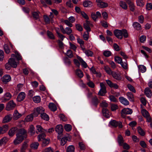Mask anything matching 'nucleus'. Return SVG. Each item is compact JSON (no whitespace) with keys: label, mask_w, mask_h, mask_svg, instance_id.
I'll use <instances>...</instances> for the list:
<instances>
[{"label":"nucleus","mask_w":152,"mask_h":152,"mask_svg":"<svg viewBox=\"0 0 152 152\" xmlns=\"http://www.w3.org/2000/svg\"><path fill=\"white\" fill-rule=\"evenodd\" d=\"M38 13H39V12H34L33 13L32 15L33 17L36 19H38L39 18Z\"/></svg>","instance_id":"62"},{"label":"nucleus","mask_w":152,"mask_h":152,"mask_svg":"<svg viewBox=\"0 0 152 152\" xmlns=\"http://www.w3.org/2000/svg\"><path fill=\"white\" fill-rule=\"evenodd\" d=\"M122 30L116 29L114 30V33L115 35L118 38L120 39L122 38Z\"/></svg>","instance_id":"9"},{"label":"nucleus","mask_w":152,"mask_h":152,"mask_svg":"<svg viewBox=\"0 0 152 152\" xmlns=\"http://www.w3.org/2000/svg\"><path fill=\"white\" fill-rule=\"evenodd\" d=\"M45 109L42 107H37L34 110V111L33 113V114L34 117H36L40 114H41L44 113Z\"/></svg>","instance_id":"5"},{"label":"nucleus","mask_w":152,"mask_h":152,"mask_svg":"<svg viewBox=\"0 0 152 152\" xmlns=\"http://www.w3.org/2000/svg\"><path fill=\"white\" fill-rule=\"evenodd\" d=\"M141 113L142 115L146 119L147 122H151V121L152 119L149 113L147 110L144 109H142L141 110Z\"/></svg>","instance_id":"4"},{"label":"nucleus","mask_w":152,"mask_h":152,"mask_svg":"<svg viewBox=\"0 0 152 152\" xmlns=\"http://www.w3.org/2000/svg\"><path fill=\"white\" fill-rule=\"evenodd\" d=\"M106 81L107 85L111 88H113L115 89H118V86L116 83H113L110 80H106Z\"/></svg>","instance_id":"13"},{"label":"nucleus","mask_w":152,"mask_h":152,"mask_svg":"<svg viewBox=\"0 0 152 152\" xmlns=\"http://www.w3.org/2000/svg\"><path fill=\"white\" fill-rule=\"evenodd\" d=\"M144 93L146 96L148 98H151L152 96V92L148 87H147L145 89Z\"/></svg>","instance_id":"14"},{"label":"nucleus","mask_w":152,"mask_h":152,"mask_svg":"<svg viewBox=\"0 0 152 152\" xmlns=\"http://www.w3.org/2000/svg\"><path fill=\"white\" fill-rule=\"evenodd\" d=\"M109 98L111 101L116 102H118V99L113 96L111 95L109 96Z\"/></svg>","instance_id":"52"},{"label":"nucleus","mask_w":152,"mask_h":152,"mask_svg":"<svg viewBox=\"0 0 152 152\" xmlns=\"http://www.w3.org/2000/svg\"><path fill=\"white\" fill-rule=\"evenodd\" d=\"M111 110L112 111H114L118 109V107L117 104H110Z\"/></svg>","instance_id":"50"},{"label":"nucleus","mask_w":152,"mask_h":152,"mask_svg":"<svg viewBox=\"0 0 152 152\" xmlns=\"http://www.w3.org/2000/svg\"><path fill=\"white\" fill-rule=\"evenodd\" d=\"M34 102L35 103H38L40 102L41 101V98L39 96H35L33 98Z\"/></svg>","instance_id":"45"},{"label":"nucleus","mask_w":152,"mask_h":152,"mask_svg":"<svg viewBox=\"0 0 152 152\" xmlns=\"http://www.w3.org/2000/svg\"><path fill=\"white\" fill-rule=\"evenodd\" d=\"M77 58L80 61L82 65L85 68H86L87 67V64L82 59L80 56H77Z\"/></svg>","instance_id":"29"},{"label":"nucleus","mask_w":152,"mask_h":152,"mask_svg":"<svg viewBox=\"0 0 152 152\" xmlns=\"http://www.w3.org/2000/svg\"><path fill=\"white\" fill-rule=\"evenodd\" d=\"M17 129V128L16 127L12 128L9 131V135L11 137L13 136L15 134V132Z\"/></svg>","instance_id":"25"},{"label":"nucleus","mask_w":152,"mask_h":152,"mask_svg":"<svg viewBox=\"0 0 152 152\" xmlns=\"http://www.w3.org/2000/svg\"><path fill=\"white\" fill-rule=\"evenodd\" d=\"M115 61L118 64H120L122 62V58L118 56L115 57L114 58Z\"/></svg>","instance_id":"49"},{"label":"nucleus","mask_w":152,"mask_h":152,"mask_svg":"<svg viewBox=\"0 0 152 152\" xmlns=\"http://www.w3.org/2000/svg\"><path fill=\"white\" fill-rule=\"evenodd\" d=\"M98 6L101 8H105L108 7V4L105 2L102 1L97 4Z\"/></svg>","instance_id":"26"},{"label":"nucleus","mask_w":152,"mask_h":152,"mask_svg":"<svg viewBox=\"0 0 152 152\" xmlns=\"http://www.w3.org/2000/svg\"><path fill=\"white\" fill-rule=\"evenodd\" d=\"M28 146V145L27 142H24L22 145L20 149V152H25V151L26 149Z\"/></svg>","instance_id":"30"},{"label":"nucleus","mask_w":152,"mask_h":152,"mask_svg":"<svg viewBox=\"0 0 152 152\" xmlns=\"http://www.w3.org/2000/svg\"><path fill=\"white\" fill-rule=\"evenodd\" d=\"M120 64L125 69H128L127 64L126 61L124 62L122 61Z\"/></svg>","instance_id":"55"},{"label":"nucleus","mask_w":152,"mask_h":152,"mask_svg":"<svg viewBox=\"0 0 152 152\" xmlns=\"http://www.w3.org/2000/svg\"><path fill=\"white\" fill-rule=\"evenodd\" d=\"M21 116L22 115L19 113L17 110H15L13 114V119L14 120H17L20 118Z\"/></svg>","instance_id":"23"},{"label":"nucleus","mask_w":152,"mask_h":152,"mask_svg":"<svg viewBox=\"0 0 152 152\" xmlns=\"http://www.w3.org/2000/svg\"><path fill=\"white\" fill-rule=\"evenodd\" d=\"M100 86L101 88L98 92V94L101 96H104L107 92L106 86L103 83H100Z\"/></svg>","instance_id":"3"},{"label":"nucleus","mask_w":152,"mask_h":152,"mask_svg":"<svg viewBox=\"0 0 152 152\" xmlns=\"http://www.w3.org/2000/svg\"><path fill=\"white\" fill-rule=\"evenodd\" d=\"M9 126L7 125H5L0 127V132L1 134L6 132L8 129Z\"/></svg>","instance_id":"17"},{"label":"nucleus","mask_w":152,"mask_h":152,"mask_svg":"<svg viewBox=\"0 0 152 152\" xmlns=\"http://www.w3.org/2000/svg\"><path fill=\"white\" fill-rule=\"evenodd\" d=\"M45 133H42L41 134L39 135L37 137L38 141H39L42 140H43L45 139Z\"/></svg>","instance_id":"40"},{"label":"nucleus","mask_w":152,"mask_h":152,"mask_svg":"<svg viewBox=\"0 0 152 152\" xmlns=\"http://www.w3.org/2000/svg\"><path fill=\"white\" fill-rule=\"evenodd\" d=\"M29 132L31 135H33L35 133L34 128L33 125H31L29 129Z\"/></svg>","instance_id":"38"},{"label":"nucleus","mask_w":152,"mask_h":152,"mask_svg":"<svg viewBox=\"0 0 152 152\" xmlns=\"http://www.w3.org/2000/svg\"><path fill=\"white\" fill-rule=\"evenodd\" d=\"M127 96L128 99L131 101H133L134 100V96L131 92H128L127 93Z\"/></svg>","instance_id":"41"},{"label":"nucleus","mask_w":152,"mask_h":152,"mask_svg":"<svg viewBox=\"0 0 152 152\" xmlns=\"http://www.w3.org/2000/svg\"><path fill=\"white\" fill-rule=\"evenodd\" d=\"M118 142L120 145H122L124 143V140L122 136L119 135L118 136Z\"/></svg>","instance_id":"32"},{"label":"nucleus","mask_w":152,"mask_h":152,"mask_svg":"<svg viewBox=\"0 0 152 152\" xmlns=\"http://www.w3.org/2000/svg\"><path fill=\"white\" fill-rule=\"evenodd\" d=\"M132 112V110L129 108H124L121 110V112L122 115L123 114H131Z\"/></svg>","instance_id":"10"},{"label":"nucleus","mask_w":152,"mask_h":152,"mask_svg":"<svg viewBox=\"0 0 152 152\" xmlns=\"http://www.w3.org/2000/svg\"><path fill=\"white\" fill-rule=\"evenodd\" d=\"M133 26L135 29L139 30L141 29L140 25L137 22H134L133 24Z\"/></svg>","instance_id":"28"},{"label":"nucleus","mask_w":152,"mask_h":152,"mask_svg":"<svg viewBox=\"0 0 152 152\" xmlns=\"http://www.w3.org/2000/svg\"><path fill=\"white\" fill-rule=\"evenodd\" d=\"M72 31V30L70 28L66 27L65 29L63 34H66L68 35H69L71 33Z\"/></svg>","instance_id":"39"},{"label":"nucleus","mask_w":152,"mask_h":152,"mask_svg":"<svg viewBox=\"0 0 152 152\" xmlns=\"http://www.w3.org/2000/svg\"><path fill=\"white\" fill-rule=\"evenodd\" d=\"M83 5L85 7H90L92 5V3L90 1H87L84 2Z\"/></svg>","instance_id":"37"},{"label":"nucleus","mask_w":152,"mask_h":152,"mask_svg":"<svg viewBox=\"0 0 152 152\" xmlns=\"http://www.w3.org/2000/svg\"><path fill=\"white\" fill-rule=\"evenodd\" d=\"M84 53H85L86 55L88 56H92L93 54V53L91 51L89 50H86Z\"/></svg>","instance_id":"56"},{"label":"nucleus","mask_w":152,"mask_h":152,"mask_svg":"<svg viewBox=\"0 0 152 152\" xmlns=\"http://www.w3.org/2000/svg\"><path fill=\"white\" fill-rule=\"evenodd\" d=\"M87 84L89 87L91 88H94L95 87V84L94 83L90 80H89Z\"/></svg>","instance_id":"60"},{"label":"nucleus","mask_w":152,"mask_h":152,"mask_svg":"<svg viewBox=\"0 0 152 152\" xmlns=\"http://www.w3.org/2000/svg\"><path fill=\"white\" fill-rule=\"evenodd\" d=\"M16 106L13 100H11L7 103L6 107V110L8 111L14 109Z\"/></svg>","instance_id":"8"},{"label":"nucleus","mask_w":152,"mask_h":152,"mask_svg":"<svg viewBox=\"0 0 152 152\" xmlns=\"http://www.w3.org/2000/svg\"><path fill=\"white\" fill-rule=\"evenodd\" d=\"M104 69L106 72L109 75H111L113 72L110 69L108 66H104Z\"/></svg>","instance_id":"48"},{"label":"nucleus","mask_w":152,"mask_h":152,"mask_svg":"<svg viewBox=\"0 0 152 152\" xmlns=\"http://www.w3.org/2000/svg\"><path fill=\"white\" fill-rule=\"evenodd\" d=\"M37 131L36 133L38 134L39 133H45V129H43L42 127L40 125H38L36 126Z\"/></svg>","instance_id":"20"},{"label":"nucleus","mask_w":152,"mask_h":152,"mask_svg":"<svg viewBox=\"0 0 152 152\" xmlns=\"http://www.w3.org/2000/svg\"><path fill=\"white\" fill-rule=\"evenodd\" d=\"M39 144L37 142H34L32 143L30 145L32 149H37Z\"/></svg>","instance_id":"36"},{"label":"nucleus","mask_w":152,"mask_h":152,"mask_svg":"<svg viewBox=\"0 0 152 152\" xmlns=\"http://www.w3.org/2000/svg\"><path fill=\"white\" fill-rule=\"evenodd\" d=\"M50 140V139H44L43 141L42 146H45L47 145L49 143Z\"/></svg>","instance_id":"58"},{"label":"nucleus","mask_w":152,"mask_h":152,"mask_svg":"<svg viewBox=\"0 0 152 152\" xmlns=\"http://www.w3.org/2000/svg\"><path fill=\"white\" fill-rule=\"evenodd\" d=\"M4 49L5 51L7 53H9L10 52L8 46L7 44H5L4 45Z\"/></svg>","instance_id":"64"},{"label":"nucleus","mask_w":152,"mask_h":152,"mask_svg":"<svg viewBox=\"0 0 152 152\" xmlns=\"http://www.w3.org/2000/svg\"><path fill=\"white\" fill-rule=\"evenodd\" d=\"M16 55V57L18 60H21L22 59L21 56L20 54L17 51H15V52Z\"/></svg>","instance_id":"63"},{"label":"nucleus","mask_w":152,"mask_h":152,"mask_svg":"<svg viewBox=\"0 0 152 152\" xmlns=\"http://www.w3.org/2000/svg\"><path fill=\"white\" fill-rule=\"evenodd\" d=\"M48 106L50 110L53 111H55L57 110L56 105L53 103H50Z\"/></svg>","instance_id":"31"},{"label":"nucleus","mask_w":152,"mask_h":152,"mask_svg":"<svg viewBox=\"0 0 152 152\" xmlns=\"http://www.w3.org/2000/svg\"><path fill=\"white\" fill-rule=\"evenodd\" d=\"M137 131L139 134L142 136H144L145 134V132L140 127H137Z\"/></svg>","instance_id":"44"},{"label":"nucleus","mask_w":152,"mask_h":152,"mask_svg":"<svg viewBox=\"0 0 152 152\" xmlns=\"http://www.w3.org/2000/svg\"><path fill=\"white\" fill-rule=\"evenodd\" d=\"M12 118V115L11 114H9L6 115L4 118L3 122L4 123H6L9 122Z\"/></svg>","instance_id":"19"},{"label":"nucleus","mask_w":152,"mask_h":152,"mask_svg":"<svg viewBox=\"0 0 152 152\" xmlns=\"http://www.w3.org/2000/svg\"><path fill=\"white\" fill-rule=\"evenodd\" d=\"M127 87L130 91H131L135 93L136 91L134 87L132 85L130 84H128Z\"/></svg>","instance_id":"61"},{"label":"nucleus","mask_w":152,"mask_h":152,"mask_svg":"<svg viewBox=\"0 0 152 152\" xmlns=\"http://www.w3.org/2000/svg\"><path fill=\"white\" fill-rule=\"evenodd\" d=\"M64 129L66 131L69 132L71 130L72 127L70 124H66L64 126Z\"/></svg>","instance_id":"51"},{"label":"nucleus","mask_w":152,"mask_h":152,"mask_svg":"<svg viewBox=\"0 0 152 152\" xmlns=\"http://www.w3.org/2000/svg\"><path fill=\"white\" fill-rule=\"evenodd\" d=\"M47 34L50 39H55V37L53 34L49 31H47Z\"/></svg>","instance_id":"53"},{"label":"nucleus","mask_w":152,"mask_h":152,"mask_svg":"<svg viewBox=\"0 0 152 152\" xmlns=\"http://www.w3.org/2000/svg\"><path fill=\"white\" fill-rule=\"evenodd\" d=\"M68 140L67 137H65L62 138L61 140V144L62 145H64Z\"/></svg>","instance_id":"47"},{"label":"nucleus","mask_w":152,"mask_h":152,"mask_svg":"<svg viewBox=\"0 0 152 152\" xmlns=\"http://www.w3.org/2000/svg\"><path fill=\"white\" fill-rule=\"evenodd\" d=\"M138 67L139 70L142 73L146 71V68L144 65H140L138 66Z\"/></svg>","instance_id":"46"},{"label":"nucleus","mask_w":152,"mask_h":152,"mask_svg":"<svg viewBox=\"0 0 152 152\" xmlns=\"http://www.w3.org/2000/svg\"><path fill=\"white\" fill-rule=\"evenodd\" d=\"M75 148L73 145H70L68 146L66 149V152H74Z\"/></svg>","instance_id":"35"},{"label":"nucleus","mask_w":152,"mask_h":152,"mask_svg":"<svg viewBox=\"0 0 152 152\" xmlns=\"http://www.w3.org/2000/svg\"><path fill=\"white\" fill-rule=\"evenodd\" d=\"M92 104L96 106L99 103L98 99L96 96H94L92 99Z\"/></svg>","instance_id":"42"},{"label":"nucleus","mask_w":152,"mask_h":152,"mask_svg":"<svg viewBox=\"0 0 152 152\" xmlns=\"http://www.w3.org/2000/svg\"><path fill=\"white\" fill-rule=\"evenodd\" d=\"M41 118L44 120L48 121L49 120V117L46 113H42L41 114Z\"/></svg>","instance_id":"34"},{"label":"nucleus","mask_w":152,"mask_h":152,"mask_svg":"<svg viewBox=\"0 0 152 152\" xmlns=\"http://www.w3.org/2000/svg\"><path fill=\"white\" fill-rule=\"evenodd\" d=\"M92 25V24L90 22L87 20H86V23L84 24V28L87 32L91 31L90 26H91Z\"/></svg>","instance_id":"12"},{"label":"nucleus","mask_w":152,"mask_h":152,"mask_svg":"<svg viewBox=\"0 0 152 152\" xmlns=\"http://www.w3.org/2000/svg\"><path fill=\"white\" fill-rule=\"evenodd\" d=\"M9 63L11 65V67L15 68L17 67L18 62H17L15 61V59L14 58H10L9 60Z\"/></svg>","instance_id":"11"},{"label":"nucleus","mask_w":152,"mask_h":152,"mask_svg":"<svg viewBox=\"0 0 152 152\" xmlns=\"http://www.w3.org/2000/svg\"><path fill=\"white\" fill-rule=\"evenodd\" d=\"M102 113L104 116L107 118H108L110 117V114L108 110L106 108H104L103 109Z\"/></svg>","instance_id":"22"},{"label":"nucleus","mask_w":152,"mask_h":152,"mask_svg":"<svg viewBox=\"0 0 152 152\" xmlns=\"http://www.w3.org/2000/svg\"><path fill=\"white\" fill-rule=\"evenodd\" d=\"M120 6L124 9H126L127 8V6L125 2L121 1L120 2Z\"/></svg>","instance_id":"43"},{"label":"nucleus","mask_w":152,"mask_h":152,"mask_svg":"<svg viewBox=\"0 0 152 152\" xmlns=\"http://www.w3.org/2000/svg\"><path fill=\"white\" fill-rule=\"evenodd\" d=\"M76 75L79 77L82 78L83 76V72L80 69H77L75 71Z\"/></svg>","instance_id":"27"},{"label":"nucleus","mask_w":152,"mask_h":152,"mask_svg":"<svg viewBox=\"0 0 152 152\" xmlns=\"http://www.w3.org/2000/svg\"><path fill=\"white\" fill-rule=\"evenodd\" d=\"M64 61L65 64L68 66H69L71 64L70 60L68 58L66 57L64 58Z\"/></svg>","instance_id":"33"},{"label":"nucleus","mask_w":152,"mask_h":152,"mask_svg":"<svg viewBox=\"0 0 152 152\" xmlns=\"http://www.w3.org/2000/svg\"><path fill=\"white\" fill-rule=\"evenodd\" d=\"M12 95L9 92H7L4 94L3 96L1 97L2 102H4L9 100L11 98Z\"/></svg>","instance_id":"7"},{"label":"nucleus","mask_w":152,"mask_h":152,"mask_svg":"<svg viewBox=\"0 0 152 152\" xmlns=\"http://www.w3.org/2000/svg\"><path fill=\"white\" fill-rule=\"evenodd\" d=\"M111 52L108 50H105L103 52L104 55L106 57H108L111 55Z\"/></svg>","instance_id":"59"},{"label":"nucleus","mask_w":152,"mask_h":152,"mask_svg":"<svg viewBox=\"0 0 152 152\" xmlns=\"http://www.w3.org/2000/svg\"><path fill=\"white\" fill-rule=\"evenodd\" d=\"M26 96V94L24 92H21L18 94L17 98V100L18 102H20L23 100Z\"/></svg>","instance_id":"15"},{"label":"nucleus","mask_w":152,"mask_h":152,"mask_svg":"<svg viewBox=\"0 0 152 152\" xmlns=\"http://www.w3.org/2000/svg\"><path fill=\"white\" fill-rule=\"evenodd\" d=\"M111 75H112L113 78L117 80H120L122 78L121 75L115 72H113Z\"/></svg>","instance_id":"21"},{"label":"nucleus","mask_w":152,"mask_h":152,"mask_svg":"<svg viewBox=\"0 0 152 152\" xmlns=\"http://www.w3.org/2000/svg\"><path fill=\"white\" fill-rule=\"evenodd\" d=\"M136 3L137 6L142 7L144 5V3L142 0H136Z\"/></svg>","instance_id":"54"},{"label":"nucleus","mask_w":152,"mask_h":152,"mask_svg":"<svg viewBox=\"0 0 152 152\" xmlns=\"http://www.w3.org/2000/svg\"><path fill=\"white\" fill-rule=\"evenodd\" d=\"M55 131L58 135V139H60L63 131V126L61 124H59L56 126L55 128Z\"/></svg>","instance_id":"2"},{"label":"nucleus","mask_w":152,"mask_h":152,"mask_svg":"<svg viewBox=\"0 0 152 152\" xmlns=\"http://www.w3.org/2000/svg\"><path fill=\"white\" fill-rule=\"evenodd\" d=\"M26 131L23 129H19L16 134V137L14 141V143L15 145L21 143L24 138L26 137Z\"/></svg>","instance_id":"1"},{"label":"nucleus","mask_w":152,"mask_h":152,"mask_svg":"<svg viewBox=\"0 0 152 152\" xmlns=\"http://www.w3.org/2000/svg\"><path fill=\"white\" fill-rule=\"evenodd\" d=\"M111 126L116 127L118 126L119 128H121L122 127V123L120 121H117L115 120H111L109 122Z\"/></svg>","instance_id":"6"},{"label":"nucleus","mask_w":152,"mask_h":152,"mask_svg":"<svg viewBox=\"0 0 152 152\" xmlns=\"http://www.w3.org/2000/svg\"><path fill=\"white\" fill-rule=\"evenodd\" d=\"M8 140V138L7 137H4L0 140V144L1 145L4 143H5Z\"/></svg>","instance_id":"57"},{"label":"nucleus","mask_w":152,"mask_h":152,"mask_svg":"<svg viewBox=\"0 0 152 152\" xmlns=\"http://www.w3.org/2000/svg\"><path fill=\"white\" fill-rule=\"evenodd\" d=\"M11 80V77L9 75H6L1 78L2 81L4 83L9 82Z\"/></svg>","instance_id":"18"},{"label":"nucleus","mask_w":152,"mask_h":152,"mask_svg":"<svg viewBox=\"0 0 152 152\" xmlns=\"http://www.w3.org/2000/svg\"><path fill=\"white\" fill-rule=\"evenodd\" d=\"M34 116L33 113L28 115L25 118L24 121L25 122H28L32 121Z\"/></svg>","instance_id":"24"},{"label":"nucleus","mask_w":152,"mask_h":152,"mask_svg":"<svg viewBox=\"0 0 152 152\" xmlns=\"http://www.w3.org/2000/svg\"><path fill=\"white\" fill-rule=\"evenodd\" d=\"M120 102L123 104L127 105L129 104V102L128 100L125 98L123 97H120L119 98Z\"/></svg>","instance_id":"16"}]
</instances>
